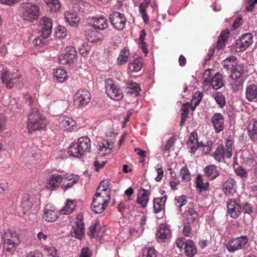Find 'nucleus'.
Wrapping results in <instances>:
<instances>
[{
    "label": "nucleus",
    "mask_w": 257,
    "mask_h": 257,
    "mask_svg": "<svg viewBox=\"0 0 257 257\" xmlns=\"http://www.w3.org/2000/svg\"><path fill=\"white\" fill-rule=\"evenodd\" d=\"M91 141L88 137H82L78 139L77 143L71 144L68 153L74 157L80 158L90 152Z\"/></svg>",
    "instance_id": "f257e3e1"
},
{
    "label": "nucleus",
    "mask_w": 257,
    "mask_h": 257,
    "mask_svg": "<svg viewBox=\"0 0 257 257\" xmlns=\"http://www.w3.org/2000/svg\"><path fill=\"white\" fill-rule=\"evenodd\" d=\"M19 11L21 18L25 22H32L38 20L40 15L39 7L30 3L22 4Z\"/></svg>",
    "instance_id": "f03ea898"
},
{
    "label": "nucleus",
    "mask_w": 257,
    "mask_h": 257,
    "mask_svg": "<svg viewBox=\"0 0 257 257\" xmlns=\"http://www.w3.org/2000/svg\"><path fill=\"white\" fill-rule=\"evenodd\" d=\"M27 127L30 132L44 130L46 127L45 117L37 108H34L30 112L28 120Z\"/></svg>",
    "instance_id": "7ed1b4c3"
},
{
    "label": "nucleus",
    "mask_w": 257,
    "mask_h": 257,
    "mask_svg": "<svg viewBox=\"0 0 257 257\" xmlns=\"http://www.w3.org/2000/svg\"><path fill=\"white\" fill-rule=\"evenodd\" d=\"M20 242L19 234L14 230L4 232L3 249L5 252L13 253Z\"/></svg>",
    "instance_id": "20e7f679"
},
{
    "label": "nucleus",
    "mask_w": 257,
    "mask_h": 257,
    "mask_svg": "<svg viewBox=\"0 0 257 257\" xmlns=\"http://www.w3.org/2000/svg\"><path fill=\"white\" fill-rule=\"evenodd\" d=\"M110 197L105 194L95 193L91 204L92 211L95 213H101L107 207Z\"/></svg>",
    "instance_id": "39448f33"
},
{
    "label": "nucleus",
    "mask_w": 257,
    "mask_h": 257,
    "mask_svg": "<svg viewBox=\"0 0 257 257\" xmlns=\"http://www.w3.org/2000/svg\"><path fill=\"white\" fill-rule=\"evenodd\" d=\"M91 94L89 91L80 89L74 96V104L77 108H82L86 106L90 101Z\"/></svg>",
    "instance_id": "423d86ee"
},
{
    "label": "nucleus",
    "mask_w": 257,
    "mask_h": 257,
    "mask_svg": "<svg viewBox=\"0 0 257 257\" xmlns=\"http://www.w3.org/2000/svg\"><path fill=\"white\" fill-rule=\"evenodd\" d=\"M53 27L52 19L47 17H43L39 21L38 31L43 39H46L51 35Z\"/></svg>",
    "instance_id": "0eeeda50"
},
{
    "label": "nucleus",
    "mask_w": 257,
    "mask_h": 257,
    "mask_svg": "<svg viewBox=\"0 0 257 257\" xmlns=\"http://www.w3.org/2000/svg\"><path fill=\"white\" fill-rule=\"evenodd\" d=\"M105 91L107 95L113 100H119L123 97L122 91L110 79L105 81Z\"/></svg>",
    "instance_id": "6e6552de"
},
{
    "label": "nucleus",
    "mask_w": 257,
    "mask_h": 257,
    "mask_svg": "<svg viewBox=\"0 0 257 257\" xmlns=\"http://www.w3.org/2000/svg\"><path fill=\"white\" fill-rule=\"evenodd\" d=\"M248 241V238L246 235L241 236L230 240L227 244L226 247L229 252H234L244 248Z\"/></svg>",
    "instance_id": "1a4fd4ad"
},
{
    "label": "nucleus",
    "mask_w": 257,
    "mask_h": 257,
    "mask_svg": "<svg viewBox=\"0 0 257 257\" xmlns=\"http://www.w3.org/2000/svg\"><path fill=\"white\" fill-rule=\"evenodd\" d=\"M244 73V68L242 65H238L233 68L230 74V78L233 81L232 83V87L234 90H237L238 87L241 86L243 83L242 75Z\"/></svg>",
    "instance_id": "9d476101"
},
{
    "label": "nucleus",
    "mask_w": 257,
    "mask_h": 257,
    "mask_svg": "<svg viewBox=\"0 0 257 257\" xmlns=\"http://www.w3.org/2000/svg\"><path fill=\"white\" fill-rule=\"evenodd\" d=\"M77 52L74 47L68 46L66 48V53L61 54L59 58V62L62 65H71L76 59Z\"/></svg>",
    "instance_id": "9b49d317"
},
{
    "label": "nucleus",
    "mask_w": 257,
    "mask_h": 257,
    "mask_svg": "<svg viewBox=\"0 0 257 257\" xmlns=\"http://www.w3.org/2000/svg\"><path fill=\"white\" fill-rule=\"evenodd\" d=\"M111 24L117 30H122L125 25L124 15L118 12H113L109 16Z\"/></svg>",
    "instance_id": "f8f14e48"
},
{
    "label": "nucleus",
    "mask_w": 257,
    "mask_h": 257,
    "mask_svg": "<svg viewBox=\"0 0 257 257\" xmlns=\"http://www.w3.org/2000/svg\"><path fill=\"white\" fill-rule=\"evenodd\" d=\"M84 224L82 221L81 216L78 217L74 222L71 229V234L73 236L81 239L84 235Z\"/></svg>",
    "instance_id": "ddd939ff"
},
{
    "label": "nucleus",
    "mask_w": 257,
    "mask_h": 257,
    "mask_svg": "<svg viewBox=\"0 0 257 257\" xmlns=\"http://www.w3.org/2000/svg\"><path fill=\"white\" fill-rule=\"evenodd\" d=\"M59 127L66 131L71 132L74 129L76 126V121L72 118L67 116H60L58 120Z\"/></svg>",
    "instance_id": "4468645a"
},
{
    "label": "nucleus",
    "mask_w": 257,
    "mask_h": 257,
    "mask_svg": "<svg viewBox=\"0 0 257 257\" xmlns=\"http://www.w3.org/2000/svg\"><path fill=\"white\" fill-rule=\"evenodd\" d=\"M227 212L232 218H237L241 214L240 205L235 199H230L227 202Z\"/></svg>",
    "instance_id": "2eb2a0df"
},
{
    "label": "nucleus",
    "mask_w": 257,
    "mask_h": 257,
    "mask_svg": "<svg viewBox=\"0 0 257 257\" xmlns=\"http://www.w3.org/2000/svg\"><path fill=\"white\" fill-rule=\"evenodd\" d=\"M171 237V232L170 228L166 224H161L156 232V238L159 242H165Z\"/></svg>",
    "instance_id": "dca6fc26"
},
{
    "label": "nucleus",
    "mask_w": 257,
    "mask_h": 257,
    "mask_svg": "<svg viewBox=\"0 0 257 257\" xmlns=\"http://www.w3.org/2000/svg\"><path fill=\"white\" fill-rule=\"evenodd\" d=\"M252 42L253 37L251 34L246 33L237 40L236 45L240 51H243L252 44Z\"/></svg>",
    "instance_id": "f3484780"
},
{
    "label": "nucleus",
    "mask_w": 257,
    "mask_h": 257,
    "mask_svg": "<svg viewBox=\"0 0 257 257\" xmlns=\"http://www.w3.org/2000/svg\"><path fill=\"white\" fill-rule=\"evenodd\" d=\"M58 217V212L54 206L50 205L45 206L43 210V219L47 222H53Z\"/></svg>",
    "instance_id": "a211bd4d"
},
{
    "label": "nucleus",
    "mask_w": 257,
    "mask_h": 257,
    "mask_svg": "<svg viewBox=\"0 0 257 257\" xmlns=\"http://www.w3.org/2000/svg\"><path fill=\"white\" fill-rule=\"evenodd\" d=\"M18 78V74L13 73L10 71H6L2 74V81L8 88H12L16 83Z\"/></svg>",
    "instance_id": "6ab92c4d"
},
{
    "label": "nucleus",
    "mask_w": 257,
    "mask_h": 257,
    "mask_svg": "<svg viewBox=\"0 0 257 257\" xmlns=\"http://www.w3.org/2000/svg\"><path fill=\"white\" fill-rule=\"evenodd\" d=\"M236 182L234 179L229 178L223 184L222 189L226 196H233L236 193Z\"/></svg>",
    "instance_id": "aec40b11"
},
{
    "label": "nucleus",
    "mask_w": 257,
    "mask_h": 257,
    "mask_svg": "<svg viewBox=\"0 0 257 257\" xmlns=\"http://www.w3.org/2000/svg\"><path fill=\"white\" fill-rule=\"evenodd\" d=\"M34 202L33 197L30 195L25 194L23 195L21 198V206L25 210L22 212L23 215H26L28 213V211L32 207Z\"/></svg>",
    "instance_id": "412c9836"
},
{
    "label": "nucleus",
    "mask_w": 257,
    "mask_h": 257,
    "mask_svg": "<svg viewBox=\"0 0 257 257\" xmlns=\"http://www.w3.org/2000/svg\"><path fill=\"white\" fill-rule=\"evenodd\" d=\"M211 121L216 133H218L223 130L224 127V117L220 113H216L212 117Z\"/></svg>",
    "instance_id": "4be33fe9"
},
{
    "label": "nucleus",
    "mask_w": 257,
    "mask_h": 257,
    "mask_svg": "<svg viewBox=\"0 0 257 257\" xmlns=\"http://www.w3.org/2000/svg\"><path fill=\"white\" fill-rule=\"evenodd\" d=\"M90 21L93 27L96 29L103 30L105 29L108 26L107 20L104 16L92 17Z\"/></svg>",
    "instance_id": "5701e85b"
},
{
    "label": "nucleus",
    "mask_w": 257,
    "mask_h": 257,
    "mask_svg": "<svg viewBox=\"0 0 257 257\" xmlns=\"http://www.w3.org/2000/svg\"><path fill=\"white\" fill-rule=\"evenodd\" d=\"M150 193L149 191L145 189H141L138 194L137 202L138 204L142 206L143 208H145L147 206L149 200Z\"/></svg>",
    "instance_id": "b1692460"
},
{
    "label": "nucleus",
    "mask_w": 257,
    "mask_h": 257,
    "mask_svg": "<svg viewBox=\"0 0 257 257\" xmlns=\"http://www.w3.org/2000/svg\"><path fill=\"white\" fill-rule=\"evenodd\" d=\"M63 180V177L58 174H54L51 175L47 184V187L50 190H55L59 186V183Z\"/></svg>",
    "instance_id": "393cba45"
},
{
    "label": "nucleus",
    "mask_w": 257,
    "mask_h": 257,
    "mask_svg": "<svg viewBox=\"0 0 257 257\" xmlns=\"http://www.w3.org/2000/svg\"><path fill=\"white\" fill-rule=\"evenodd\" d=\"M66 22L71 27H76L79 23V19L76 14L72 10L67 11L64 13Z\"/></svg>",
    "instance_id": "a878e982"
},
{
    "label": "nucleus",
    "mask_w": 257,
    "mask_h": 257,
    "mask_svg": "<svg viewBox=\"0 0 257 257\" xmlns=\"http://www.w3.org/2000/svg\"><path fill=\"white\" fill-rule=\"evenodd\" d=\"M87 40L91 43H97L103 39V35L95 30H89L86 33Z\"/></svg>",
    "instance_id": "bb28decb"
},
{
    "label": "nucleus",
    "mask_w": 257,
    "mask_h": 257,
    "mask_svg": "<svg viewBox=\"0 0 257 257\" xmlns=\"http://www.w3.org/2000/svg\"><path fill=\"white\" fill-rule=\"evenodd\" d=\"M63 178V180H66L71 181V182L68 183L66 184L64 183L62 184L61 187L65 190L72 187L75 184L77 183L79 180V176L74 174H66Z\"/></svg>",
    "instance_id": "cd10ccee"
},
{
    "label": "nucleus",
    "mask_w": 257,
    "mask_h": 257,
    "mask_svg": "<svg viewBox=\"0 0 257 257\" xmlns=\"http://www.w3.org/2000/svg\"><path fill=\"white\" fill-rule=\"evenodd\" d=\"M209 84L212 88L217 90L224 86V80L223 76L219 73H216L211 78Z\"/></svg>",
    "instance_id": "c85d7f7f"
},
{
    "label": "nucleus",
    "mask_w": 257,
    "mask_h": 257,
    "mask_svg": "<svg viewBox=\"0 0 257 257\" xmlns=\"http://www.w3.org/2000/svg\"><path fill=\"white\" fill-rule=\"evenodd\" d=\"M130 55V51L127 48H124L120 50L116 59L117 65L120 66L125 64L128 61Z\"/></svg>",
    "instance_id": "c756f323"
},
{
    "label": "nucleus",
    "mask_w": 257,
    "mask_h": 257,
    "mask_svg": "<svg viewBox=\"0 0 257 257\" xmlns=\"http://www.w3.org/2000/svg\"><path fill=\"white\" fill-rule=\"evenodd\" d=\"M113 146V142L111 140H104L99 150L102 155H108L111 152Z\"/></svg>",
    "instance_id": "7c9ffc66"
},
{
    "label": "nucleus",
    "mask_w": 257,
    "mask_h": 257,
    "mask_svg": "<svg viewBox=\"0 0 257 257\" xmlns=\"http://www.w3.org/2000/svg\"><path fill=\"white\" fill-rule=\"evenodd\" d=\"M105 194L107 196H110V181L109 180H104L97 187L96 193Z\"/></svg>",
    "instance_id": "2f4dec72"
},
{
    "label": "nucleus",
    "mask_w": 257,
    "mask_h": 257,
    "mask_svg": "<svg viewBox=\"0 0 257 257\" xmlns=\"http://www.w3.org/2000/svg\"><path fill=\"white\" fill-rule=\"evenodd\" d=\"M245 97L249 101H253L257 97V86L250 84L247 86L245 90Z\"/></svg>",
    "instance_id": "473e14b6"
},
{
    "label": "nucleus",
    "mask_w": 257,
    "mask_h": 257,
    "mask_svg": "<svg viewBox=\"0 0 257 257\" xmlns=\"http://www.w3.org/2000/svg\"><path fill=\"white\" fill-rule=\"evenodd\" d=\"M200 144L198 141L197 134L196 132H192L187 142L188 147L191 149L192 152H194L198 148Z\"/></svg>",
    "instance_id": "72a5a7b5"
},
{
    "label": "nucleus",
    "mask_w": 257,
    "mask_h": 257,
    "mask_svg": "<svg viewBox=\"0 0 257 257\" xmlns=\"http://www.w3.org/2000/svg\"><path fill=\"white\" fill-rule=\"evenodd\" d=\"M167 200V197L163 196L161 198H155L154 200V209L155 213H158L162 211L165 208V204Z\"/></svg>",
    "instance_id": "f704fd0d"
},
{
    "label": "nucleus",
    "mask_w": 257,
    "mask_h": 257,
    "mask_svg": "<svg viewBox=\"0 0 257 257\" xmlns=\"http://www.w3.org/2000/svg\"><path fill=\"white\" fill-rule=\"evenodd\" d=\"M248 135L252 140H257V120L251 121L248 125Z\"/></svg>",
    "instance_id": "c9c22d12"
},
{
    "label": "nucleus",
    "mask_w": 257,
    "mask_h": 257,
    "mask_svg": "<svg viewBox=\"0 0 257 257\" xmlns=\"http://www.w3.org/2000/svg\"><path fill=\"white\" fill-rule=\"evenodd\" d=\"M143 61L141 58H137L130 61L128 68L132 72L140 71L143 67Z\"/></svg>",
    "instance_id": "e433bc0d"
},
{
    "label": "nucleus",
    "mask_w": 257,
    "mask_h": 257,
    "mask_svg": "<svg viewBox=\"0 0 257 257\" xmlns=\"http://www.w3.org/2000/svg\"><path fill=\"white\" fill-rule=\"evenodd\" d=\"M222 64L227 70L236 68L239 64H237L236 58L234 56L227 57L222 61Z\"/></svg>",
    "instance_id": "4c0bfd02"
},
{
    "label": "nucleus",
    "mask_w": 257,
    "mask_h": 257,
    "mask_svg": "<svg viewBox=\"0 0 257 257\" xmlns=\"http://www.w3.org/2000/svg\"><path fill=\"white\" fill-rule=\"evenodd\" d=\"M184 217L189 224L194 223L197 220L198 217V213L193 208H188L185 211Z\"/></svg>",
    "instance_id": "58836bf2"
},
{
    "label": "nucleus",
    "mask_w": 257,
    "mask_h": 257,
    "mask_svg": "<svg viewBox=\"0 0 257 257\" xmlns=\"http://www.w3.org/2000/svg\"><path fill=\"white\" fill-rule=\"evenodd\" d=\"M206 176L210 180H214L219 175V172L214 165H209L204 168Z\"/></svg>",
    "instance_id": "ea45409f"
},
{
    "label": "nucleus",
    "mask_w": 257,
    "mask_h": 257,
    "mask_svg": "<svg viewBox=\"0 0 257 257\" xmlns=\"http://www.w3.org/2000/svg\"><path fill=\"white\" fill-rule=\"evenodd\" d=\"M185 253L186 255L193 256L196 253V248L194 242L190 239L187 240L184 246Z\"/></svg>",
    "instance_id": "a19ab883"
},
{
    "label": "nucleus",
    "mask_w": 257,
    "mask_h": 257,
    "mask_svg": "<svg viewBox=\"0 0 257 257\" xmlns=\"http://www.w3.org/2000/svg\"><path fill=\"white\" fill-rule=\"evenodd\" d=\"M53 75L56 79L60 82H63L67 78V72L62 68H57L54 70Z\"/></svg>",
    "instance_id": "79ce46f5"
},
{
    "label": "nucleus",
    "mask_w": 257,
    "mask_h": 257,
    "mask_svg": "<svg viewBox=\"0 0 257 257\" xmlns=\"http://www.w3.org/2000/svg\"><path fill=\"white\" fill-rule=\"evenodd\" d=\"M196 187L200 192L207 191L209 189V183L204 182L202 176L200 175L197 176L196 180Z\"/></svg>",
    "instance_id": "37998d69"
},
{
    "label": "nucleus",
    "mask_w": 257,
    "mask_h": 257,
    "mask_svg": "<svg viewBox=\"0 0 257 257\" xmlns=\"http://www.w3.org/2000/svg\"><path fill=\"white\" fill-rule=\"evenodd\" d=\"M76 203L74 201L69 200L67 201L64 208L61 210L63 214L68 215L71 214L75 209Z\"/></svg>",
    "instance_id": "c03bdc74"
},
{
    "label": "nucleus",
    "mask_w": 257,
    "mask_h": 257,
    "mask_svg": "<svg viewBox=\"0 0 257 257\" xmlns=\"http://www.w3.org/2000/svg\"><path fill=\"white\" fill-rule=\"evenodd\" d=\"M47 7L53 12H57L61 8V4L58 0H44Z\"/></svg>",
    "instance_id": "a18cd8bd"
},
{
    "label": "nucleus",
    "mask_w": 257,
    "mask_h": 257,
    "mask_svg": "<svg viewBox=\"0 0 257 257\" xmlns=\"http://www.w3.org/2000/svg\"><path fill=\"white\" fill-rule=\"evenodd\" d=\"M229 31L225 30L221 32L217 42V47L222 49L225 45V42L228 37Z\"/></svg>",
    "instance_id": "49530a36"
},
{
    "label": "nucleus",
    "mask_w": 257,
    "mask_h": 257,
    "mask_svg": "<svg viewBox=\"0 0 257 257\" xmlns=\"http://www.w3.org/2000/svg\"><path fill=\"white\" fill-rule=\"evenodd\" d=\"M126 89L128 93L136 96L138 95L141 88L139 84L135 82L130 83L126 87Z\"/></svg>",
    "instance_id": "de8ad7c7"
},
{
    "label": "nucleus",
    "mask_w": 257,
    "mask_h": 257,
    "mask_svg": "<svg viewBox=\"0 0 257 257\" xmlns=\"http://www.w3.org/2000/svg\"><path fill=\"white\" fill-rule=\"evenodd\" d=\"M214 158L218 162L222 161L224 158L225 151L223 146H219L217 147L213 154Z\"/></svg>",
    "instance_id": "09e8293b"
},
{
    "label": "nucleus",
    "mask_w": 257,
    "mask_h": 257,
    "mask_svg": "<svg viewBox=\"0 0 257 257\" xmlns=\"http://www.w3.org/2000/svg\"><path fill=\"white\" fill-rule=\"evenodd\" d=\"M143 257H157L156 251L153 247H145L143 250Z\"/></svg>",
    "instance_id": "8fccbe9b"
},
{
    "label": "nucleus",
    "mask_w": 257,
    "mask_h": 257,
    "mask_svg": "<svg viewBox=\"0 0 257 257\" xmlns=\"http://www.w3.org/2000/svg\"><path fill=\"white\" fill-rule=\"evenodd\" d=\"M148 5H145L143 3H141L139 6L140 13H141L143 20L146 24H147L149 22V20L146 13V9L148 8Z\"/></svg>",
    "instance_id": "3c124183"
},
{
    "label": "nucleus",
    "mask_w": 257,
    "mask_h": 257,
    "mask_svg": "<svg viewBox=\"0 0 257 257\" xmlns=\"http://www.w3.org/2000/svg\"><path fill=\"white\" fill-rule=\"evenodd\" d=\"M180 175L182 179L185 182H188L190 180V173L186 166H184L181 169Z\"/></svg>",
    "instance_id": "603ef678"
},
{
    "label": "nucleus",
    "mask_w": 257,
    "mask_h": 257,
    "mask_svg": "<svg viewBox=\"0 0 257 257\" xmlns=\"http://www.w3.org/2000/svg\"><path fill=\"white\" fill-rule=\"evenodd\" d=\"M214 70L212 69H208L206 70L203 74L202 79L203 82L205 85H208L209 84L211 81V76L212 75V72Z\"/></svg>",
    "instance_id": "864d4df0"
},
{
    "label": "nucleus",
    "mask_w": 257,
    "mask_h": 257,
    "mask_svg": "<svg viewBox=\"0 0 257 257\" xmlns=\"http://www.w3.org/2000/svg\"><path fill=\"white\" fill-rule=\"evenodd\" d=\"M67 35V31L66 29L61 26H59L56 29L55 31V36L58 38H63Z\"/></svg>",
    "instance_id": "5fc2aeb1"
},
{
    "label": "nucleus",
    "mask_w": 257,
    "mask_h": 257,
    "mask_svg": "<svg viewBox=\"0 0 257 257\" xmlns=\"http://www.w3.org/2000/svg\"><path fill=\"white\" fill-rule=\"evenodd\" d=\"M155 169L157 172V176L155 178V180L156 181L159 182L162 180L164 176V171L162 164L160 163L157 164L155 166Z\"/></svg>",
    "instance_id": "6e6d98bb"
},
{
    "label": "nucleus",
    "mask_w": 257,
    "mask_h": 257,
    "mask_svg": "<svg viewBox=\"0 0 257 257\" xmlns=\"http://www.w3.org/2000/svg\"><path fill=\"white\" fill-rule=\"evenodd\" d=\"M88 234L91 237H98L100 236V235H99V232L98 230V226L94 225L90 226L89 228Z\"/></svg>",
    "instance_id": "4d7b16f0"
},
{
    "label": "nucleus",
    "mask_w": 257,
    "mask_h": 257,
    "mask_svg": "<svg viewBox=\"0 0 257 257\" xmlns=\"http://www.w3.org/2000/svg\"><path fill=\"white\" fill-rule=\"evenodd\" d=\"M47 257H59L57 250L54 247H49L45 248Z\"/></svg>",
    "instance_id": "13d9d810"
},
{
    "label": "nucleus",
    "mask_w": 257,
    "mask_h": 257,
    "mask_svg": "<svg viewBox=\"0 0 257 257\" xmlns=\"http://www.w3.org/2000/svg\"><path fill=\"white\" fill-rule=\"evenodd\" d=\"M214 99L220 106L222 107L225 104L224 96L221 93H217L214 95Z\"/></svg>",
    "instance_id": "bf43d9fd"
},
{
    "label": "nucleus",
    "mask_w": 257,
    "mask_h": 257,
    "mask_svg": "<svg viewBox=\"0 0 257 257\" xmlns=\"http://www.w3.org/2000/svg\"><path fill=\"white\" fill-rule=\"evenodd\" d=\"M175 200L177 202V206L180 208L182 206L186 204L187 202L186 196L182 195L180 196L176 197L175 198Z\"/></svg>",
    "instance_id": "052dcab7"
},
{
    "label": "nucleus",
    "mask_w": 257,
    "mask_h": 257,
    "mask_svg": "<svg viewBox=\"0 0 257 257\" xmlns=\"http://www.w3.org/2000/svg\"><path fill=\"white\" fill-rule=\"evenodd\" d=\"M235 174L243 179H245L247 177L246 171L241 167H238L235 169Z\"/></svg>",
    "instance_id": "680f3d73"
},
{
    "label": "nucleus",
    "mask_w": 257,
    "mask_h": 257,
    "mask_svg": "<svg viewBox=\"0 0 257 257\" xmlns=\"http://www.w3.org/2000/svg\"><path fill=\"white\" fill-rule=\"evenodd\" d=\"M203 94L201 92L196 91L193 96L192 102H194L195 105H198L202 100Z\"/></svg>",
    "instance_id": "e2e57ef3"
},
{
    "label": "nucleus",
    "mask_w": 257,
    "mask_h": 257,
    "mask_svg": "<svg viewBox=\"0 0 257 257\" xmlns=\"http://www.w3.org/2000/svg\"><path fill=\"white\" fill-rule=\"evenodd\" d=\"M186 241L187 240L183 237H180L177 239L176 241L177 246L180 249L184 248V246L186 244Z\"/></svg>",
    "instance_id": "0e129e2a"
},
{
    "label": "nucleus",
    "mask_w": 257,
    "mask_h": 257,
    "mask_svg": "<svg viewBox=\"0 0 257 257\" xmlns=\"http://www.w3.org/2000/svg\"><path fill=\"white\" fill-rule=\"evenodd\" d=\"M90 50V48L89 46H88L87 44H83L81 47L80 48L79 52L81 55L85 56L88 54Z\"/></svg>",
    "instance_id": "69168bd1"
},
{
    "label": "nucleus",
    "mask_w": 257,
    "mask_h": 257,
    "mask_svg": "<svg viewBox=\"0 0 257 257\" xmlns=\"http://www.w3.org/2000/svg\"><path fill=\"white\" fill-rule=\"evenodd\" d=\"M243 211L244 213L251 214L253 211V206L248 203L243 206Z\"/></svg>",
    "instance_id": "338daca9"
},
{
    "label": "nucleus",
    "mask_w": 257,
    "mask_h": 257,
    "mask_svg": "<svg viewBox=\"0 0 257 257\" xmlns=\"http://www.w3.org/2000/svg\"><path fill=\"white\" fill-rule=\"evenodd\" d=\"M174 140L175 139L173 137H171L167 141L164 147L165 151H169L171 149L174 144Z\"/></svg>",
    "instance_id": "774afa93"
}]
</instances>
